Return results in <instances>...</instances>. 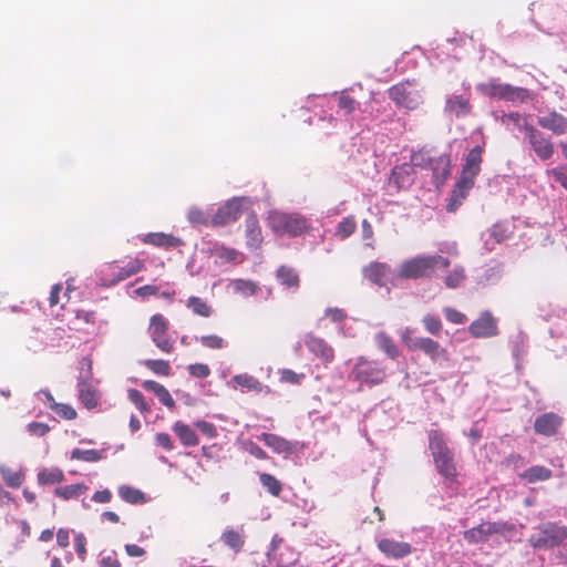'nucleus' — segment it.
Returning <instances> with one entry per match:
<instances>
[{
    "label": "nucleus",
    "mask_w": 567,
    "mask_h": 567,
    "mask_svg": "<svg viewBox=\"0 0 567 567\" xmlns=\"http://www.w3.org/2000/svg\"><path fill=\"white\" fill-rule=\"evenodd\" d=\"M499 121L503 125H505L507 128H511V126L524 130V123L527 122L526 118L519 114L518 112H512L508 114H503L499 117Z\"/></svg>",
    "instance_id": "obj_46"
},
{
    "label": "nucleus",
    "mask_w": 567,
    "mask_h": 567,
    "mask_svg": "<svg viewBox=\"0 0 567 567\" xmlns=\"http://www.w3.org/2000/svg\"><path fill=\"white\" fill-rule=\"evenodd\" d=\"M355 381L375 385L382 383L386 378L385 369L377 361L360 357L355 362L351 374Z\"/></svg>",
    "instance_id": "obj_10"
},
{
    "label": "nucleus",
    "mask_w": 567,
    "mask_h": 567,
    "mask_svg": "<svg viewBox=\"0 0 567 567\" xmlns=\"http://www.w3.org/2000/svg\"><path fill=\"white\" fill-rule=\"evenodd\" d=\"M187 218L193 225H212V216L198 207H192L188 210Z\"/></svg>",
    "instance_id": "obj_43"
},
{
    "label": "nucleus",
    "mask_w": 567,
    "mask_h": 567,
    "mask_svg": "<svg viewBox=\"0 0 567 567\" xmlns=\"http://www.w3.org/2000/svg\"><path fill=\"white\" fill-rule=\"evenodd\" d=\"M75 551L79 558L83 561L86 557V538L83 534H78L74 538Z\"/></svg>",
    "instance_id": "obj_61"
},
{
    "label": "nucleus",
    "mask_w": 567,
    "mask_h": 567,
    "mask_svg": "<svg viewBox=\"0 0 567 567\" xmlns=\"http://www.w3.org/2000/svg\"><path fill=\"white\" fill-rule=\"evenodd\" d=\"M280 381L293 385H298L305 379L303 373H297L290 369H281L279 370Z\"/></svg>",
    "instance_id": "obj_51"
},
{
    "label": "nucleus",
    "mask_w": 567,
    "mask_h": 567,
    "mask_svg": "<svg viewBox=\"0 0 567 567\" xmlns=\"http://www.w3.org/2000/svg\"><path fill=\"white\" fill-rule=\"evenodd\" d=\"M357 101L342 93L339 97H338V105L340 109L344 110L346 114H351L355 111V107H357Z\"/></svg>",
    "instance_id": "obj_55"
},
{
    "label": "nucleus",
    "mask_w": 567,
    "mask_h": 567,
    "mask_svg": "<svg viewBox=\"0 0 567 567\" xmlns=\"http://www.w3.org/2000/svg\"><path fill=\"white\" fill-rule=\"evenodd\" d=\"M471 92L467 89L465 94H452L446 97L444 111L457 118L466 117L472 114Z\"/></svg>",
    "instance_id": "obj_16"
},
{
    "label": "nucleus",
    "mask_w": 567,
    "mask_h": 567,
    "mask_svg": "<svg viewBox=\"0 0 567 567\" xmlns=\"http://www.w3.org/2000/svg\"><path fill=\"white\" fill-rule=\"evenodd\" d=\"M414 169L413 165L403 163L396 165L391 173L390 184H393L396 189L408 188L413 183Z\"/></svg>",
    "instance_id": "obj_23"
},
{
    "label": "nucleus",
    "mask_w": 567,
    "mask_h": 567,
    "mask_svg": "<svg viewBox=\"0 0 567 567\" xmlns=\"http://www.w3.org/2000/svg\"><path fill=\"white\" fill-rule=\"evenodd\" d=\"M525 136L532 150L538 158L546 161L554 154V144L549 137H546L543 132L530 125L528 122L524 123Z\"/></svg>",
    "instance_id": "obj_11"
},
{
    "label": "nucleus",
    "mask_w": 567,
    "mask_h": 567,
    "mask_svg": "<svg viewBox=\"0 0 567 567\" xmlns=\"http://www.w3.org/2000/svg\"><path fill=\"white\" fill-rule=\"evenodd\" d=\"M550 176L555 182L559 183L561 187L567 189V166H557L549 171Z\"/></svg>",
    "instance_id": "obj_57"
},
{
    "label": "nucleus",
    "mask_w": 567,
    "mask_h": 567,
    "mask_svg": "<svg viewBox=\"0 0 567 567\" xmlns=\"http://www.w3.org/2000/svg\"><path fill=\"white\" fill-rule=\"evenodd\" d=\"M243 202L234 198L220 206L217 212L212 215V225L224 226L237 220L241 215Z\"/></svg>",
    "instance_id": "obj_15"
},
{
    "label": "nucleus",
    "mask_w": 567,
    "mask_h": 567,
    "mask_svg": "<svg viewBox=\"0 0 567 567\" xmlns=\"http://www.w3.org/2000/svg\"><path fill=\"white\" fill-rule=\"evenodd\" d=\"M446 320L454 324H462L466 321V316L452 307H445L443 309Z\"/></svg>",
    "instance_id": "obj_53"
},
{
    "label": "nucleus",
    "mask_w": 567,
    "mask_h": 567,
    "mask_svg": "<svg viewBox=\"0 0 567 567\" xmlns=\"http://www.w3.org/2000/svg\"><path fill=\"white\" fill-rule=\"evenodd\" d=\"M515 535L516 526L507 522H484L476 527L467 529L463 533V537L467 543L477 544L486 542L492 535Z\"/></svg>",
    "instance_id": "obj_6"
},
{
    "label": "nucleus",
    "mask_w": 567,
    "mask_h": 567,
    "mask_svg": "<svg viewBox=\"0 0 567 567\" xmlns=\"http://www.w3.org/2000/svg\"><path fill=\"white\" fill-rule=\"evenodd\" d=\"M561 423L563 419L558 414L547 412L535 419L534 430L539 435L551 436L557 433Z\"/></svg>",
    "instance_id": "obj_17"
},
{
    "label": "nucleus",
    "mask_w": 567,
    "mask_h": 567,
    "mask_svg": "<svg viewBox=\"0 0 567 567\" xmlns=\"http://www.w3.org/2000/svg\"><path fill=\"white\" fill-rule=\"evenodd\" d=\"M480 91L488 97L513 103H525L532 99V93L528 89L507 83L489 82L481 84Z\"/></svg>",
    "instance_id": "obj_5"
},
{
    "label": "nucleus",
    "mask_w": 567,
    "mask_h": 567,
    "mask_svg": "<svg viewBox=\"0 0 567 567\" xmlns=\"http://www.w3.org/2000/svg\"><path fill=\"white\" fill-rule=\"evenodd\" d=\"M465 279V270L461 266H456L447 274L444 279L445 286L450 289H455L462 285Z\"/></svg>",
    "instance_id": "obj_44"
},
{
    "label": "nucleus",
    "mask_w": 567,
    "mask_h": 567,
    "mask_svg": "<svg viewBox=\"0 0 567 567\" xmlns=\"http://www.w3.org/2000/svg\"><path fill=\"white\" fill-rule=\"evenodd\" d=\"M155 441L157 445L162 446L166 451H171L174 449L172 439L167 433H157L155 436Z\"/></svg>",
    "instance_id": "obj_64"
},
{
    "label": "nucleus",
    "mask_w": 567,
    "mask_h": 567,
    "mask_svg": "<svg viewBox=\"0 0 567 567\" xmlns=\"http://www.w3.org/2000/svg\"><path fill=\"white\" fill-rule=\"evenodd\" d=\"M79 398L86 409H94L99 403V393L87 381H80L78 384Z\"/></svg>",
    "instance_id": "obj_29"
},
{
    "label": "nucleus",
    "mask_w": 567,
    "mask_h": 567,
    "mask_svg": "<svg viewBox=\"0 0 567 567\" xmlns=\"http://www.w3.org/2000/svg\"><path fill=\"white\" fill-rule=\"evenodd\" d=\"M259 481L262 487H265L272 496H279L282 492V484L274 475L268 473H261Z\"/></svg>",
    "instance_id": "obj_39"
},
{
    "label": "nucleus",
    "mask_w": 567,
    "mask_h": 567,
    "mask_svg": "<svg viewBox=\"0 0 567 567\" xmlns=\"http://www.w3.org/2000/svg\"><path fill=\"white\" fill-rule=\"evenodd\" d=\"M195 426L208 439H213L217 435V430L214 424L207 421H197Z\"/></svg>",
    "instance_id": "obj_59"
},
{
    "label": "nucleus",
    "mask_w": 567,
    "mask_h": 567,
    "mask_svg": "<svg viewBox=\"0 0 567 567\" xmlns=\"http://www.w3.org/2000/svg\"><path fill=\"white\" fill-rule=\"evenodd\" d=\"M537 123L542 128L548 130L556 135L567 133V117L557 111H550L548 114L539 116Z\"/></svg>",
    "instance_id": "obj_20"
},
{
    "label": "nucleus",
    "mask_w": 567,
    "mask_h": 567,
    "mask_svg": "<svg viewBox=\"0 0 567 567\" xmlns=\"http://www.w3.org/2000/svg\"><path fill=\"white\" fill-rule=\"evenodd\" d=\"M71 457L73 460H80V461H84V462H97L101 460V454L96 450L74 449L72 451Z\"/></svg>",
    "instance_id": "obj_47"
},
{
    "label": "nucleus",
    "mask_w": 567,
    "mask_h": 567,
    "mask_svg": "<svg viewBox=\"0 0 567 567\" xmlns=\"http://www.w3.org/2000/svg\"><path fill=\"white\" fill-rule=\"evenodd\" d=\"M389 274V266L383 262H371L363 269L364 278L374 285L383 286Z\"/></svg>",
    "instance_id": "obj_28"
},
{
    "label": "nucleus",
    "mask_w": 567,
    "mask_h": 567,
    "mask_svg": "<svg viewBox=\"0 0 567 567\" xmlns=\"http://www.w3.org/2000/svg\"><path fill=\"white\" fill-rule=\"evenodd\" d=\"M144 365L152 371L154 374L168 377L171 374V364L166 360L162 359H148L144 361Z\"/></svg>",
    "instance_id": "obj_40"
},
{
    "label": "nucleus",
    "mask_w": 567,
    "mask_h": 567,
    "mask_svg": "<svg viewBox=\"0 0 567 567\" xmlns=\"http://www.w3.org/2000/svg\"><path fill=\"white\" fill-rule=\"evenodd\" d=\"M272 561V567H301L299 554L289 546L274 550Z\"/></svg>",
    "instance_id": "obj_25"
},
{
    "label": "nucleus",
    "mask_w": 567,
    "mask_h": 567,
    "mask_svg": "<svg viewBox=\"0 0 567 567\" xmlns=\"http://www.w3.org/2000/svg\"><path fill=\"white\" fill-rule=\"evenodd\" d=\"M188 372L192 377L204 379L210 374V369L205 363H194L188 365Z\"/></svg>",
    "instance_id": "obj_56"
},
{
    "label": "nucleus",
    "mask_w": 567,
    "mask_h": 567,
    "mask_svg": "<svg viewBox=\"0 0 567 567\" xmlns=\"http://www.w3.org/2000/svg\"><path fill=\"white\" fill-rule=\"evenodd\" d=\"M429 158L423 152H417L412 155L410 164L413 165V168L416 166L429 168Z\"/></svg>",
    "instance_id": "obj_62"
},
{
    "label": "nucleus",
    "mask_w": 567,
    "mask_h": 567,
    "mask_svg": "<svg viewBox=\"0 0 567 567\" xmlns=\"http://www.w3.org/2000/svg\"><path fill=\"white\" fill-rule=\"evenodd\" d=\"M220 539L227 547L233 549L235 553H239L245 545L244 535L234 528H226L223 532Z\"/></svg>",
    "instance_id": "obj_32"
},
{
    "label": "nucleus",
    "mask_w": 567,
    "mask_h": 567,
    "mask_svg": "<svg viewBox=\"0 0 567 567\" xmlns=\"http://www.w3.org/2000/svg\"><path fill=\"white\" fill-rule=\"evenodd\" d=\"M1 475L6 484L12 488H18L22 485L24 475L21 472L13 471L9 467H1Z\"/></svg>",
    "instance_id": "obj_41"
},
{
    "label": "nucleus",
    "mask_w": 567,
    "mask_h": 567,
    "mask_svg": "<svg viewBox=\"0 0 567 567\" xmlns=\"http://www.w3.org/2000/svg\"><path fill=\"white\" fill-rule=\"evenodd\" d=\"M411 351L423 352L432 363H442L450 360L449 351L436 340L429 337H416L410 344Z\"/></svg>",
    "instance_id": "obj_12"
},
{
    "label": "nucleus",
    "mask_w": 567,
    "mask_h": 567,
    "mask_svg": "<svg viewBox=\"0 0 567 567\" xmlns=\"http://www.w3.org/2000/svg\"><path fill=\"white\" fill-rule=\"evenodd\" d=\"M468 332L474 338H492L498 334L497 320L492 312L484 311L468 326Z\"/></svg>",
    "instance_id": "obj_14"
},
{
    "label": "nucleus",
    "mask_w": 567,
    "mask_h": 567,
    "mask_svg": "<svg viewBox=\"0 0 567 567\" xmlns=\"http://www.w3.org/2000/svg\"><path fill=\"white\" fill-rule=\"evenodd\" d=\"M422 323L430 334L440 336L443 328L440 317L427 313L422 318Z\"/></svg>",
    "instance_id": "obj_45"
},
{
    "label": "nucleus",
    "mask_w": 567,
    "mask_h": 567,
    "mask_svg": "<svg viewBox=\"0 0 567 567\" xmlns=\"http://www.w3.org/2000/svg\"><path fill=\"white\" fill-rule=\"evenodd\" d=\"M375 343L386 355L391 359L399 357V349L393 340L384 332H379L375 336Z\"/></svg>",
    "instance_id": "obj_36"
},
{
    "label": "nucleus",
    "mask_w": 567,
    "mask_h": 567,
    "mask_svg": "<svg viewBox=\"0 0 567 567\" xmlns=\"http://www.w3.org/2000/svg\"><path fill=\"white\" fill-rule=\"evenodd\" d=\"M27 429L31 435L39 437L44 436L50 431V426L42 422H31L28 424Z\"/></svg>",
    "instance_id": "obj_58"
},
{
    "label": "nucleus",
    "mask_w": 567,
    "mask_h": 567,
    "mask_svg": "<svg viewBox=\"0 0 567 567\" xmlns=\"http://www.w3.org/2000/svg\"><path fill=\"white\" fill-rule=\"evenodd\" d=\"M173 431L184 446H195L198 444V436L188 424L177 421L173 425Z\"/></svg>",
    "instance_id": "obj_30"
},
{
    "label": "nucleus",
    "mask_w": 567,
    "mask_h": 567,
    "mask_svg": "<svg viewBox=\"0 0 567 567\" xmlns=\"http://www.w3.org/2000/svg\"><path fill=\"white\" fill-rule=\"evenodd\" d=\"M144 267L138 258H132L124 267H118L116 262H111L101 270V282L105 287H111L123 281L137 272Z\"/></svg>",
    "instance_id": "obj_8"
},
{
    "label": "nucleus",
    "mask_w": 567,
    "mask_h": 567,
    "mask_svg": "<svg viewBox=\"0 0 567 567\" xmlns=\"http://www.w3.org/2000/svg\"><path fill=\"white\" fill-rule=\"evenodd\" d=\"M259 440L277 454L289 456L296 452V444L278 434L265 432L259 435Z\"/></svg>",
    "instance_id": "obj_19"
},
{
    "label": "nucleus",
    "mask_w": 567,
    "mask_h": 567,
    "mask_svg": "<svg viewBox=\"0 0 567 567\" xmlns=\"http://www.w3.org/2000/svg\"><path fill=\"white\" fill-rule=\"evenodd\" d=\"M233 382L245 392L270 393L268 385L262 384L258 379L248 373L236 374L233 378Z\"/></svg>",
    "instance_id": "obj_26"
},
{
    "label": "nucleus",
    "mask_w": 567,
    "mask_h": 567,
    "mask_svg": "<svg viewBox=\"0 0 567 567\" xmlns=\"http://www.w3.org/2000/svg\"><path fill=\"white\" fill-rule=\"evenodd\" d=\"M429 449L437 472L447 481L456 482L458 475L454 454L447 446L443 434L437 430L429 432Z\"/></svg>",
    "instance_id": "obj_2"
},
{
    "label": "nucleus",
    "mask_w": 567,
    "mask_h": 567,
    "mask_svg": "<svg viewBox=\"0 0 567 567\" xmlns=\"http://www.w3.org/2000/svg\"><path fill=\"white\" fill-rule=\"evenodd\" d=\"M243 450L257 460H268L269 455L251 440L243 442Z\"/></svg>",
    "instance_id": "obj_48"
},
{
    "label": "nucleus",
    "mask_w": 567,
    "mask_h": 567,
    "mask_svg": "<svg viewBox=\"0 0 567 567\" xmlns=\"http://www.w3.org/2000/svg\"><path fill=\"white\" fill-rule=\"evenodd\" d=\"M200 343L209 349H221L224 348V339L216 334L202 336L199 339Z\"/></svg>",
    "instance_id": "obj_54"
},
{
    "label": "nucleus",
    "mask_w": 567,
    "mask_h": 567,
    "mask_svg": "<svg viewBox=\"0 0 567 567\" xmlns=\"http://www.w3.org/2000/svg\"><path fill=\"white\" fill-rule=\"evenodd\" d=\"M50 409L65 420H74L76 417V411L69 404L53 402L50 404Z\"/></svg>",
    "instance_id": "obj_50"
},
{
    "label": "nucleus",
    "mask_w": 567,
    "mask_h": 567,
    "mask_svg": "<svg viewBox=\"0 0 567 567\" xmlns=\"http://www.w3.org/2000/svg\"><path fill=\"white\" fill-rule=\"evenodd\" d=\"M156 396L165 406L169 409L175 408V401L165 386H163V389L156 394Z\"/></svg>",
    "instance_id": "obj_63"
},
{
    "label": "nucleus",
    "mask_w": 567,
    "mask_h": 567,
    "mask_svg": "<svg viewBox=\"0 0 567 567\" xmlns=\"http://www.w3.org/2000/svg\"><path fill=\"white\" fill-rule=\"evenodd\" d=\"M143 241L148 245L164 248H176L183 245V240L169 234L164 233H150Z\"/></svg>",
    "instance_id": "obj_27"
},
{
    "label": "nucleus",
    "mask_w": 567,
    "mask_h": 567,
    "mask_svg": "<svg viewBox=\"0 0 567 567\" xmlns=\"http://www.w3.org/2000/svg\"><path fill=\"white\" fill-rule=\"evenodd\" d=\"M214 252L216 256L227 261H235L237 259V251L225 246L215 247Z\"/></svg>",
    "instance_id": "obj_60"
},
{
    "label": "nucleus",
    "mask_w": 567,
    "mask_h": 567,
    "mask_svg": "<svg viewBox=\"0 0 567 567\" xmlns=\"http://www.w3.org/2000/svg\"><path fill=\"white\" fill-rule=\"evenodd\" d=\"M187 308H189L195 315L200 317H209L213 313L212 307L202 298L192 296L188 298L186 302Z\"/></svg>",
    "instance_id": "obj_38"
},
{
    "label": "nucleus",
    "mask_w": 567,
    "mask_h": 567,
    "mask_svg": "<svg viewBox=\"0 0 567 567\" xmlns=\"http://www.w3.org/2000/svg\"><path fill=\"white\" fill-rule=\"evenodd\" d=\"M86 489L87 487L83 483H78L56 487L54 494L64 501H70L79 498Z\"/></svg>",
    "instance_id": "obj_34"
},
{
    "label": "nucleus",
    "mask_w": 567,
    "mask_h": 567,
    "mask_svg": "<svg viewBox=\"0 0 567 567\" xmlns=\"http://www.w3.org/2000/svg\"><path fill=\"white\" fill-rule=\"evenodd\" d=\"M429 168L433 173V181L436 185L443 184L451 172V159L447 154L440 155L436 158H429Z\"/></svg>",
    "instance_id": "obj_24"
},
{
    "label": "nucleus",
    "mask_w": 567,
    "mask_h": 567,
    "mask_svg": "<svg viewBox=\"0 0 567 567\" xmlns=\"http://www.w3.org/2000/svg\"><path fill=\"white\" fill-rule=\"evenodd\" d=\"M389 97L399 106L415 110L422 102V94L414 81H403L389 89Z\"/></svg>",
    "instance_id": "obj_7"
},
{
    "label": "nucleus",
    "mask_w": 567,
    "mask_h": 567,
    "mask_svg": "<svg viewBox=\"0 0 567 567\" xmlns=\"http://www.w3.org/2000/svg\"><path fill=\"white\" fill-rule=\"evenodd\" d=\"M305 344L311 353L326 363L331 362L334 358L333 349L320 337L308 333L305 338Z\"/></svg>",
    "instance_id": "obj_18"
},
{
    "label": "nucleus",
    "mask_w": 567,
    "mask_h": 567,
    "mask_svg": "<svg viewBox=\"0 0 567 567\" xmlns=\"http://www.w3.org/2000/svg\"><path fill=\"white\" fill-rule=\"evenodd\" d=\"M357 229V223L353 218H346L339 223L337 234L341 238H347L352 235Z\"/></svg>",
    "instance_id": "obj_52"
},
{
    "label": "nucleus",
    "mask_w": 567,
    "mask_h": 567,
    "mask_svg": "<svg viewBox=\"0 0 567 567\" xmlns=\"http://www.w3.org/2000/svg\"><path fill=\"white\" fill-rule=\"evenodd\" d=\"M234 288L237 292L245 297L254 296L257 292V285L251 280L238 279L234 282Z\"/></svg>",
    "instance_id": "obj_49"
},
{
    "label": "nucleus",
    "mask_w": 567,
    "mask_h": 567,
    "mask_svg": "<svg viewBox=\"0 0 567 567\" xmlns=\"http://www.w3.org/2000/svg\"><path fill=\"white\" fill-rule=\"evenodd\" d=\"M567 539V527L547 522L536 526L528 538L529 545L536 550H547L560 546Z\"/></svg>",
    "instance_id": "obj_3"
},
{
    "label": "nucleus",
    "mask_w": 567,
    "mask_h": 567,
    "mask_svg": "<svg viewBox=\"0 0 567 567\" xmlns=\"http://www.w3.org/2000/svg\"><path fill=\"white\" fill-rule=\"evenodd\" d=\"M247 245L251 249H258L262 244V234L257 215L250 212L245 223Z\"/></svg>",
    "instance_id": "obj_22"
},
{
    "label": "nucleus",
    "mask_w": 567,
    "mask_h": 567,
    "mask_svg": "<svg viewBox=\"0 0 567 567\" xmlns=\"http://www.w3.org/2000/svg\"><path fill=\"white\" fill-rule=\"evenodd\" d=\"M483 152V147L477 145L466 155L461 175L452 190L451 203L447 205L449 212H454L467 196L468 190L473 188L475 179L481 172Z\"/></svg>",
    "instance_id": "obj_1"
},
{
    "label": "nucleus",
    "mask_w": 567,
    "mask_h": 567,
    "mask_svg": "<svg viewBox=\"0 0 567 567\" xmlns=\"http://www.w3.org/2000/svg\"><path fill=\"white\" fill-rule=\"evenodd\" d=\"M378 548L388 557L400 559L411 554L412 547L409 543L396 542L383 538L378 543Z\"/></svg>",
    "instance_id": "obj_21"
},
{
    "label": "nucleus",
    "mask_w": 567,
    "mask_h": 567,
    "mask_svg": "<svg viewBox=\"0 0 567 567\" xmlns=\"http://www.w3.org/2000/svg\"><path fill=\"white\" fill-rule=\"evenodd\" d=\"M269 225L277 235L290 237L300 236L309 229L307 219L295 213L272 212L269 215Z\"/></svg>",
    "instance_id": "obj_4"
},
{
    "label": "nucleus",
    "mask_w": 567,
    "mask_h": 567,
    "mask_svg": "<svg viewBox=\"0 0 567 567\" xmlns=\"http://www.w3.org/2000/svg\"><path fill=\"white\" fill-rule=\"evenodd\" d=\"M127 396H128V400L135 405V408L142 414H148L151 412V406L146 402L142 392H140L136 389H130L127 391Z\"/></svg>",
    "instance_id": "obj_42"
},
{
    "label": "nucleus",
    "mask_w": 567,
    "mask_h": 567,
    "mask_svg": "<svg viewBox=\"0 0 567 567\" xmlns=\"http://www.w3.org/2000/svg\"><path fill=\"white\" fill-rule=\"evenodd\" d=\"M431 275L429 256H417L405 260L399 269V277L403 279H419Z\"/></svg>",
    "instance_id": "obj_13"
},
{
    "label": "nucleus",
    "mask_w": 567,
    "mask_h": 567,
    "mask_svg": "<svg viewBox=\"0 0 567 567\" xmlns=\"http://www.w3.org/2000/svg\"><path fill=\"white\" fill-rule=\"evenodd\" d=\"M148 334L153 343L162 352H173L175 348V341L169 334V322L162 313H156L151 317Z\"/></svg>",
    "instance_id": "obj_9"
},
{
    "label": "nucleus",
    "mask_w": 567,
    "mask_h": 567,
    "mask_svg": "<svg viewBox=\"0 0 567 567\" xmlns=\"http://www.w3.org/2000/svg\"><path fill=\"white\" fill-rule=\"evenodd\" d=\"M118 495L121 498L130 504H143L145 503V495L142 491L134 488L128 485H122L118 487Z\"/></svg>",
    "instance_id": "obj_37"
},
{
    "label": "nucleus",
    "mask_w": 567,
    "mask_h": 567,
    "mask_svg": "<svg viewBox=\"0 0 567 567\" xmlns=\"http://www.w3.org/2000/svg\"><path fill=\"white\" fill-rule=\"evenodd\" d=\"M64 473L60 468H43L38 473L40 485H54L63 482Z\"/></svg>",
    "instance_id": "obj_35"
},
{
    "label": "nucleus",
    "mask_w": 567,
    "mask_h": 567,
    "mask_svg": "<svg viewBox=\"0 0 567 567\" xmlns=\"http://www.w3.org/2000/svg\"><path fill=\"white\" fill-rule=\"evenodd\" d=\"M277 279L280 285L289 289H297L300 284L297 270L289 266H280L277 270Z\"/></svg>",
    "instance_id": "obj_31"
},
{
    "label": "nucleus",
    "mask_w": 567,
    "mask_h": 567,
    "mask_svg": "<svg viewBox=\"0 0 567 567\" xmlns=\"http://www.w3.org/2000/svg\"><path fill=\"white\" fill-rule=\"evenodd\" d=\"M553 473L549 468L543 465L530 466L519 477L527 481L528 483H536L542 481H547L551 477Z\"/></svg>",
    "instance_id": "obj_33"
}]
</instances>
